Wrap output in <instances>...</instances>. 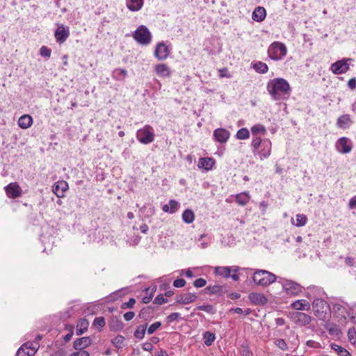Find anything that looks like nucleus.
<instances>
[{
  "mask_svg": "<svg viewBox=\"0 0 356 356\" xmlns=\"http://www.w3.org/2000/svg\"><path fill=\"white\" fill-rule=\"evenodd\" d=\"M252 134L253 136V138L257 136V134H265L266 133V129L265 127L261 124H255L251 128Z\"/></svg>",
  "mask_w": 356,
  "mask_h": 356,
  "instance_id": "38",
  "label": "nucleus"
},
{
  "mask_svg": "<svg viewBox=\"0 0 356 356\" xmlns=\"http://www.w3.org/2000/svg\"><path fill=\"white\" fill-rule=\"evenodd\" d=\"M283 289L287 294L297 296L302 291V287L291 280H286L282 284Z\"/></svg>",
  "mask_w": 356,
  "mask_h": 356,
  "instance_id": "10",
  "label": "nucleus"
},
{
  "mask_svg": "<svg viewBox=\"0 0 356 356\" xmlns=\"http://www.w3.org/2000/svg\"><path fill=\"white\" fill-rule=\"evenodd\" d=\"M168 302V299L167 298H165L163 296V294H159L155 298H154V302L156 305H163L165 302Z\"/></svg>",
  "mask_w": 356,
  "mask_h": 356,
  "instance_id": "53",
  "label": "nucleus"
},
{
  "mask_svg": "<svg viewBox=\"0 0 356 356\" xmlns=\"http://www.w3.org/2000/svg\"><path fill=\"white\" fill-rule=\"evenodd\" d=\"M214 164L215 161L212 158L203 157L199 159L197 166L199 168L209 170L212 168Z\"/></svg>",
  "mask_w": 356,
  "mask_h": 356,
  "instance_id": "22",
  "label": "nucleus"
},
{
  "mask_svg": "<svg viewBox=\"0 0 356 356\" xmlns=\"http://www.w3.org/2000/svg\"><path fill=\"white\" fill-rule=\"evenodd\" d=\"M195 310H203L207 313H210V314L213 313V306L211 305L198 306L196 307V309Z\"/></svg>",
  "mask_w": 356,
  "mask_h": 356,
  "instance_id": "51",
  "label": "nucleus"
},
{
  "mask_svg": "<svg viewBox=\"0 0 356 356\" xmlns=\"http://www.w3.org/2000/svg\"><path fill=\"white\" fill-rule=\"evenodd\" d=\"M294 322L301 326L307 325L311 323V316L302 312H296L293 314Z\"/></svg>",
  "mask_w": 356,
  "mask_h": 356,
  "instance_id": "15",
  "label": "nucleus"
},
{
  "mask_svg": "<svg viewBox=\"0 0 356 356\" xmlns=\"http://www.w3.org/2000/svg\"><path fill=\"white\" fill-rule=\"evenodd\" d=\"M249 136L250 132L247 128H241L236 133V138L239 140L248 139Z\"/></svg>",
  "mask_w": 356,
  "mask_h": 356,
  "instance_id": "40",
  "label": "nucleus"
},
{
  "mask_svg": "<svg viewBox=\"0 0 356 356\" xmlns=\"http://www.w3.org/2000/svg\"><path fill=\"white\" fill-rule=\"evenodd\" d=\"M352 123L350 117L349 115L346 114L341 115L337 122V125L341 129H346Z\"/></svg>",
  "mask_w": 356,
  "mask_h": 356,
  "instance_id": "28",
  "label": "nucleus"
},
{
  "mask_svg": "<svg viewBox=\"0 0 356 356\" xmlns=\"http://www.w3.org/2000/svg\"><path fill=\"white\" fill-rule=\"evenodd\" d=\"M251 148L254 156H259L261 160L269 157L271 153L272 143L270 140L261 139L256 136L252 138Z\"/></svg>",
  "mask_w": 356,
  "mask_h": 356,
  "instance_id": "2",
  "label": "nucleus"
},
{
  "mask_svg": "<svg viewBox=\"0 0 356 356\" xmlns=\"http://www.w3.org/2000/svg\"><path fill=\"white\" fill-rule=\"evenodd\" d=\"M154 137V129L149 124L145 125L136 132L137 140L144 145H147L153 142Z\"/></svg>",
  "mask_w": 356,
  "mask_h": 356,
  "instance_id": "5",
  "label": "nucleus"
},
{
  "mask_svg": "<svg viewBox=\"0 0 356 356\" xmlns=\"http://www.w3.org/2000/svg\"><path fill=\"white\" fill-rule=\"evenodd\" d=\"M105 325V318L103 316L96 317L94 319L93 325L97 327L99 331H101Z\"/></svg>",
  "mask_w": 356,
  "mask_h": 356,
  "instance_id": "41",
  "label": "nucleus"
},
{
  "mask_svg": "<svg viewBox=\"0 0 356 356\" xmlns=\"http://www.w3.org/2000/svg\"><path fill=\"white\" fill-rule=\"evenodd\" d=\"M266 16V11L264 7H257L252 13V17L253 20L261 22L264 20Z\"/></svg>",
  "mask_w": 356,
  "mask_h": 356,
  "instance_id": "23",
  "label": "nucleus"
},
{
  "mask_svg": "<svg viewBox=\"0 0 356 356\" xmlns=\"http://www.w3.org/2000/svg\"><path fill=\"white\" fill-rule=\"evenodd\" d=\"M112 76L117 81H124L127 76V71L125 69L117 68L113 70Z\"/></svg>",
  "mask_w": 356,
  "mask_h": 356,
  "instance_id": "33",
  "label": "nucleus"
},
{
  "mask_svg": "<svg viewBox=\"0 0 356 356\" xmlns=\"http://www.w3.org/2000/svg\"><path fill=\"white\" fill-rule=\"evenodd\" d=\"M216 339L215 334L207 331L204 334V344L209 346L212 344Z\"/></svg>",
  "mask_w": 356,
  "mask_h": 356,
  "instance_id": "39",
  "label": "nucleus"
},
{
  "mask_svg": "<svg viewBox=\"0 0 356 356\" xmlns=\"http://www.w3.org/2000/svg\"><path fill=\"white\" fill-rule=\"evenodd\" d=\"M135 316V313L134 312H127L124 314V318L126 321H130Z\"/></svg>",
  "mask_w": 356,
  "mask_h": 356,
  "instance_id": "58",
  "label": "nucleus"
},
{
  "mask_svg": "<svg viewBox=\"0 0 356 356\" xmlns=\"http://www.w3.org/2000/svg\"><path fill=\"white\" fill-rule=\"evenodd\" d=\"M29 344V342L24 343L17 351L16 356H32L36 351V348H31V350H27L25 348Z\"/></svg>",
  "mask_w": 356,
  "mask_h": 356,
  "instance_id": "29",
  "label": "nucleus"
},
{
  "mask_svg": "<svg viewBox=\"0 0 356 356\" xmlns=\"http://www.w3.org/2000/svg\"><path fill=\"white\" fill-rule=\"evenodd\" d=\"M250 300L254 305H264L267 303L268 299L264 293H251L249 294Z\"/></svg>",
  "mask_w": 356,
  "mask_h": 356,
  "instance_id": "18",
  "label": "nucleus"
},
{
  "mask_svg": "<svg viewBox=\"0 0 356 356\" xmlns=\"http://www.w3.org/2000/svg\"><path fill=\"white\" fill-rule=\"evenodd\" d=\"M348 86L351 89L354 90L356 88V78L350 79L348 82Z\"/></svg>",
  "mask_w": 356,
  "mask_h": 356,
  "instance_id": "60",
  "label": "nucleus"
},
{
  "mask_svg": "<svg viewBox=\"0 0 356 356\" xmlns=\"http://www.w3.org/2000/svg\"><path fill=\"white\" fill-rule=\"evenodd\" d=\"M136 303V300L134 298H129L127 302L122 303L120 308L122 309H132Z\"/></svg>",
  "mask_w": 356,
  "mask_h": 356,
  "instance_id": "44",
  "label": "nucleus"
},
{
  "mask_svg": "<svg viewBox=\"0 0 356 356\" xmlns=\"http://www.w3.org/2000/svg\"><path fill=\"white\" fill-rule=\"evenodd\" d=\"M92 343L90 337H83L76 339L73 343V348L76 350H84L86 348L90 346Z\"/></svg>",
  "mask_w": 356,
  "mask_h": 356,
  "instance_id": "14",
  "label": "nucleus"
},
{
  "mask_svg": "<svg viewBox=\"0 0 356 356\" xmlns=\"http://www.w3.org/2000/svg\"><path fill=\"white\" fill-rule=\"evenodd\" d=\"M125 340L124 337L122 335H117L115 338H113L111 341V343L118 348H121Z\"/></svg>",
  "mask_w": 356,
  "mask_h": 356,
  "instance_id": "43",
  "label": "nucleus"
},
{
  "mask_svg": "<svg viewBox=\"0 0 356 356\" xmlns=\"http://www.w3.org/2000/svg\"><path fill=\"white\" fill-rule=\"evenodd\" d=\"M161 326V323L159 321L155 322L153 324H152L148 328H147V334H152L155 332V331L159 329Z\"/></svg>",
  "mask_w": 356,
  "mask_h": 356,
  "instance_id": "48",
  "label": "nucleus"
},
{
  "mask_svg": "<svg viewBox=\"0 0 356 356\" xmlns=\"http://www.w3.org/2000/svg\"><path fill=\"white\" fill-rule=\"evenodd\" d=\"M312 307L315 316L318 318H323L325 316L328 308L326 301L321 298H316L313 301Z\"/></svg>",
  "mask_w": 356,
  "mask_h": 356,
  "instance_id": "7",
  "label": "nucleus"
},
{
  "mask_svg": "<svg viewBox=\"0 0 356 356\" xmlns=\"http://www.w3.org/2000/svg\"><path fill=\"white\" fill-rule=\"evenodd\" d=\"M345 263L349 266H354V259L352 257H348L345 259Z\"/></svg>",
  "mask_w": 356,
  "mask_h": 356,
  "instance_id": "62",
  "label": "nucleus"
},
{
  "mask_svg": "<svg viewBox=\"0 0 356 356\" xmlns=\"http://www.w3.org/2000/svg\"><path fill=\"white\" fill-rule=\"evenodd\" d=\"M179 318H180V314L178 312L171 313L166 317L168 323H171L174 321H177Z\"/></svg>",
  "mask_w": 356,
  "mask_h": 356,
  "instance_id": "52",
  "label": "nucleus"
},
{
  "mask_svg": "<svg viewBox=\"0 0 356 356\" xmlns=\"http://www.w3.org/2000/svg\"><path fill=\"white\" fill-rule=\"evenodd\" d=\"M250 198V197L248 193H243L236 196V202L241 206H245L249 202Z\"/></svg>",
  "mask_w": 356,
  "mask_h": 356,
  "instance_id": "36",
  "label": "nucleus"
},
{
  "mask_svg": "<svg viewBox=\"0 0 356 356\" xmlns=\"http://www.w3.org/2000/svg\"><path fill=\"white\" fill-rule=\"evenodd\" d=\"M8 197L15 199L22 195V189L17 182L10 183L5 187Z\"/></svg>",
  "mask_w": 356,
  "mask_h": 356,
  "instance_id": "12",
  "label": "nucleus"
},
{
  "mask_svg": "<svg viewBox=\"0 0 356 356\" xmlns=\"http://www.w3.org/2000/svg\"><path fill=\"white\" fill-rule=\"evenodd\" d=\"M74 333L71 331V332H68L66 335L63 337V339L65 342H68L71 340Z\"/></svg>",
  "mask_w": 356,
  "mask_h": 356,
  "instance_id": "63",
  "label": "nucleus"
},
{
  "mask_svg": "<svg viewBox=\"0 0 356 356\" xmlns=\"http://www.w3.org/2000/svg\"><path fill=\"white\" fill-rule=\"evenodd\" d=\"M207 281L203 278H198L193 282V286L196 288H201L206 285Z\"/></svg>",
  "mask_w": 356,
  "mask_h": 356,
  "instance_id": "54",
  "label": "nucleus"
},
{
  "mask_svg": "<svg viewBox=\"0 0 356 356\" xmlns=\"http://www.w3.org/2000/svg\"><path fill=\"white\" fill-rule=\"evenodd\" d=\"M252 67L259 74H265L268 71V65L261 61L252 62L251 63Z\"/></svg>",
  "mask_w": 356,
  "mask_h": 356,
  "instance_id": "30",
  "label": "nucleus"
},
{
  "mask_svg": "<svg viewBox=\"0 0 356 356\" xmlns=\"http://www.w3.org/2000/svg\"><path fill=\"white\" fill-rule=\"evenodd\" d=\"M134 39L140 44L147 45L151 42L152 34L145 25H140L133 33Z\"/></svg>",
  "mask_w": 356,
  "mask_h": 356,
  "instance_id": "4",
  "label": "nucleus"
},
{
  "mask_svg": "<svg viewBox=\"0 0 356 356\" xmlns=\"http://www.w3.org/2000/svg\"><path fill=\"white\" fill-rule=\"evenodd\" d=\"M275 344L282 350H286L288 349L287 343L283 339H276L275 341Z\"/></svg>",
  "mask_w": 356,
  "mask_h": 356,
  "instance_id": "46",
  "label": "nucleus"
},
{
  "mask_svg": "<svg viewBox=\"0 0 356 356\" xmlns=\"http://www.w3.org/2000/svg\"><path fill=\"white\" fill-rule=\"evenodd\" d=\"M155 71L159 76L168 77L171 74L170 70L166 64L160 63L156 65Z\"/></svg>",
  "mask_w": 356,
  "mask_h": 356,
  "instance_id": "25",
  "label": "nucleus"
},
{
  "mask_svg": "<svg viewBox=\"0 0 356 356\" xmlns=\"http://www.w3.org/2000/svg\"><path fill=\"white\" fill-rule=\"evenodd\" d=\"M169 54V48L163 42H160L156 45L154 56L159 60H165L168 57Z\"/></svg>",
  "mask_w": 356,
  "mask_h": 356,
  "instance_id": "11",
  "label": "nucleus"
},
{
  "mask_svg": "<svg viewBox=\"0 0 356 356\" xmlns=\"http://www.w3.org/2000/svg\"><path fill=\"white\" fill-rule=\"evenodd\" d=\"M195 218L194 213L191 209H186L182 213V220L187 224L193 222Z\"/></svg>",
  "mask_w": 356,
  "mask_h": 356,
  "instance_id": "35",
  "label": "nucleus"
},
{
  "mask_svg": "<svg viewBox=\"0 0 356 356\" xmlns=\"http://www.w3.org/2000/svg\"><path fill=\"white\" fill-rule=\"evenodd\" d=\"M154 309L152 306L144 307L141 309L138 317L145 321H150L154 316Z\"/></svg>",
  "mask_w": 356,
  "mask_h": 356,
  "instance_id": "20",
  "label": "nucleus"
},
{
  "mask_svg": "<svg viewBox=\"0 0 356 356\" xmlns=\"http://www.w3.org/2000/svg\"><path fill=\"white\" fill-rule=\"evenodd\" d=\"M197 296L195 293H188L185 294H180L176 296V302L187 305L193 302L197 299Z\"/></svg>",
  "mask_w": 356,
  "mask_h": 356,
  "instance_id": "16",
  "label": "nucleus"
},
{
  "mask_svg": "<svg viewBox=\"0 0 356 356\" xmlns=\"http://www.w3.org/2000/svg\"><path fill=\"white\" fill-rule=\"evenodd\" d=\"M306 344L307 346H309L310 348H318L321 347V345L318 342L313 341V340L307 341Z\"/></svg>",
  "mask_w": 356,
  "mask_h": 356,
  "instance_id": "56",
  "label": "nucleus"
},
{
  "mask_svg": "<svg viewBox=\"0 0 356 356\" xmlns=\"http://www.w3.org/2000/svg\"><path fill=\"white\" fill-rule=\"evenodd\" d=\"M108 327L111 331H120L124 327V323L115 316H112L108 321Z\"/></svg>",
  "mask_w": 356,
  "mask_h": 356,
  "instance_id": "19",
  "label": "nucleus"
},
{
  "mask_svg": "<svg viewBox=\"0 0 356 356\" xmlns=\"http://www.w3.org/2000/svg\"><path fill=\"white\" fill-rule=\"evenodd\" d=\"M142 348L144 350L150 352L152 350L154 346L152 343L145 342L143 344Z\"/></svg>",
  "mask_w": 356,
  "mask_h": 356,
  "instance_id": "59",
  "label": "nucleus"
},
{
  "mask_svg": "<svg viewBox=\"0 0 356 356\" xmlns=\"http://www.w3.org/2000/svg\"><path fill=\"white\" fill-rule=\"evenodd\" d=\"M296 223L295 224V225L297 227H302L306 224L307 221V218L304 214L298 213L296 216Z\"/></svg>",
  "mask_w": 356,
  "mask_h": 356,
  "instance_id": "42",
  "label": "nucleus"
},
{
  "mask_svg": "<svg viewBox=\"0 0 356 356\" xmlns=\"http://www.w3.org/2000/svg\"><path fill=\"white\" fill-rule=\"evenodd\" d=\"M286 47L283 43L274 42L269 46L268 54L271 59L278 60L286 56Z\"/></svg>",
  "mask_w": 356,
  "mask_h": 356,
  "instance_id": "6",
  "label": "nucleus"
},
{
  "mask_svg": "<svg viewBox=\"0 0 356 356\" xmlns=\"http://www.w3.org/2000/svg\"><path fill=\"white\" fill-rule=\"evenodd\" d=\"M33 124V118L29 115H24L21 116L18 120V125L22 129H27Z\"/></svg>",
  "mask_w": 356,
  "mask_h": 356,
  "instance_id": "27",
  "label": "nucleus"
},
{
  "mask_svg": "<svg viewBox=\"0 0 356 356\" xmlns=\"http://www.w3.org/2000/svg\"><path fill=\"white\" fill-rule=\"evenodd\" d=\"M40 54L44 58H49L51 56V50L46 46H42L40 49Z\"/></svg>",
  "mask_w": 356,
  "mask_h": 356,
  "instance_id": "49",
  "label": "nucleus"
},
{
  "mask_svg": "<svg viewBox=\"0 0 356 356\" xmlns=\"http://www.w3.org/2000/svg\"><path fill=\"white\" fill-rule=\"evenodd\" d=\"M349 207L356 209V196L353 197L349 201Z\"/></svg>",
  "mask_w": 356,
  "mask_h": 356,
  "instance_id": "61",
  "label": "nucleus"
},
{
  "mask_svg": "<svg viewBox=\"0 0 356 356\" xmlns=\"http://www.w3.org/2000/svg\"><path fill=\"white\" fill-rule=\"evenodd\" d=\"M186 283V282L185 280H184L182 278L177 279L173 282V286L176 288H181V287L184 286Z\"/></svg>",
  "mask_w": 356,
  "mask_h": 356,
  "instance_id": "55",
  "label": "nucleus"
},
{
  "mask_svg": "<svg viewBox=\"0 0 356 356\" xmlns=\"http://www.w3.org/2000/svg\"><path fill=\"white\" fill-rule=\"evenodd\" d=\"M70 356H90V353L86 350H78L71 354Z\"/></svg>",
  "mask_w": 356,
  "mask_h": 356,
  "instance_id": "57",
  "label": "nucleus"
},
{
  "mask_svg": "<svg viewBox=\"0 0 356 356\" xmlns=\"http://www.w3.org/2000/svg\"><path fill=\"white\" fill-rule=\"evenodd\" d=\"M253 282L258 286H266L276 280V276L265 270H257L252 276Z\"/></svg>",
  "mask_w": 356,
  "mask_h": 356,
  "instance_id": "3",
  "label": "nucleus"
},
{
  "mask_svg": "<svg viewBox=\"0 0 356 356\" xmlns=\"http://www.w3.org/2000/svg\"><path fill=\"white\" fill-rule=\"evenodd\" d=\"M337 150L342 154L349 153L352 149L350 140L346 137L339 138L336 145Z\"/></svg>",
  "mask_w": 356,
  "mask_h": 356,
  "instance_id": "13",
  "label": "nucleus"
},
{
  "mask_svg": "<svg viewBox=\"0 0 356 356\" xmlns=\"http://www.w3.org/2000/svg\"><path fill=\"white\" fill-rule=\"evenodd\" d=\"M213 137L216 140L222 143V128H218L213 132Z\"/></svg>",
  "mask_w": 356,
  "mask_h": 356,
  "instance_id": "50",
  "label": "nucleus"
},
{
  "mask_svg": "<svg viewBox=\"0 0 356 356\" xmlns=\"http://www.w3.org/2000/svg\"><path fill=\"white\" fill-rule=\"evenodd\" d=\"M70 33L69 27H65L63 24L58 25L54 32L56 41L59 44L64 43L70 37Z\"/></svg>",
  "mask_w": 356,
  "mask_h": 356,
  "instance_id": "9",
  "label": "nucleus"
},
{
  "mask_svg": "<svg viewBox=\"0 0 356 356\" xmlns=\"http://www.w3.org/2000/svg\"><path fill=\"white\" fill-rule=\"evenodd\" d=\"M291 307L296 310H309L310 303L307 300H298L291 304Z\"/></svg>",
  "mask_w": 356,
  "mask_h": 356,
  "instance_id": "26",
  "label": "nucleus"
},
{
  "mask_svg": "<svg viewBox=\"0 0 356 356\" xmlns=\"http://www.w3.org/2000/svg\"><path fill=\"white\" fill-rule=\"evenodd\" d=\"M169 207H170V213H174L179 208V204L175 200H170L169 201Z\"/></svg>",
  "mask_w": 356,
  "mask_h": 356,
  "instance_id": "47",
  "label": "nucleus"
},
{
  "mask_svg": "<svg viewBox=\"0 0 356 356\" xmlns=\"http://www.w3.org/2000/svg\"><path fill=\"white\" fill-rule=\"evenodd\" d=\"M143 5V0H127V6L131 11L139 10Z\"/></svg>",
  "mask_w": 356,
  "mask_h": 356,
  "instance_id": "31",
  "label": "nucleus"
},
{
  "mask_svg": "<svg viewBox=\"0 0 356 356\" xmlns=\"http://www.w3.org/2000/svg\"><path fill=\"white\" fill-rule=\"evenodd\" d=\"M238 266H224V277H231L234 281L238 280Z\"/></svg>",
  "mask_w": 356,
  "mask_h": 356,
  "instance_id": "21",
  "label": "nucleus"
},
{
  "mask_svg": "<svg viewBox=\"0 0 356 356\" xmlns=\"http://www.w3.org/2000/svg\"><path fill=\"white\" fill-rule=\"evenodd\" d=\"M350 60H351V59L346 58L332 63L330 67L331 71L334 74L346 73L350 68L349 63H348Z\"/></svg>",
  "mask_w": 356,
  "mask_h": 356,
  "instance_id": "8",
  "label": "nucleus"
},
{
  "mask_svg": "<svg viewBox=\"0 0 356 356\" xmlns=\"http://www.w3.org/2000/svg\"><path fill=\"white\" fill-rule=\"evenodd\" d=\"M348 337L351 343L355 344L356 343V330L355 328H350L348 330Z\"/></svg>",
  "mask_w": 356,
  "mask_h": 356,
  "instance_id": "45",
  "label": "nucleus"
},
{
  "mask_svg": "<svg viewBox=\"0 0 356 356\" xmlns=\"http://www.w3.org/2000/svg\"><path fill=\"white\" fill-rule=\"evenodd\" d=\"M157 356H169L167 351L164 349H161L158 353Z\"/></svg>",
  "mask_w": 356,
  "mask_h": 356,
  "instance_id": "64",
  "label": "nucleus"
},
{
  "mask_svg": "<svg viewBox=\"0 0 356 356\" xmlns=\"http://www.w3.org/2000/svg\"><path fill=\"white\" fill-rule=\"evenodd\" d=\"M331 348L335 350L339 356H350V353L347 350L337 344L332 343Z\"/></svg>",
  "mask_w": 356,
  "mask_h": 356,
  "instance_id": "37",
  "label": "nucleus"
},
{
  "mask_svg": "<svg viewBox=\"0 0 356 356\" xmlns=\"http://www.w3.org/2000/svg\"><path fill=\"white\" fill-rule=\"evenodd\" d=\"M89 326V321L86 318H80L76 324V334L82 335Z\"/></svg>",
  "mask_w": 356,
  "mask_h": 356,
  "instance_id": "24",
  "label": "nucleus"
},
{
  "mask_svg": "<svg viewBox=\"0 0 356 356\" xmlns=\"http://www.w3.org/2000/svg\"><path fill=\"white\" fill-rule=\"evenodd\" d=\"M204 292L209 295H221L222 287L220 285H209L204 289Z\"/></svg>",
  "mask_w": 356,
  "mask_h": 356,
  "instance_id": "32",
  "label": "nucleus"
},
{
  "mask_svg": "<svg viewBox=\"0 0 356 356\" xmlns=\"http://www.w3.org/2000/svg\"><path fill=\"white\" fill-rule=\"evenodd\" d=\"M68 189V184L65 181H60L53 186V191L58 197H64L65 192Z\"/></svg>",
  "mask_w": 356,
  "mask_h": 356,
  "instance_id": "17",
  "label": "nucleus"
},
{
  "mask_svg": "<svg viewBox=\"0 0 356 356\" xmlns=\"http://www.w3.org/2000/svg\"><path fill=\"white\" fill-rule=\"evenodd\" d=\"M147 323L144 325L138 326L134 333V337L136 339H143L145 337V332L147 330Z\"/></svg>",
  "mask_w": 356,
  "mask_h": 356,
  "instance_id": "34",
  "label": "nucleus"
},
{
  "mask_svg": "<svg viewBox=\"0 0 356 356\" xmlns=\"http://www.w3.org/2000/svg\"><path fill=\"white\" fill-rule=\"evenodd\" d=\"M267 90L273 99L280 100L284 95H289L291 87L286 80L283 78H275L267 84Z\"/></svg>",
  "mask_w": 356,
  "mask_h": 356,
  "instance_id": "1",
  "label": "nucleus"
}]
</instances>
